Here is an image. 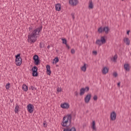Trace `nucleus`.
I'll return each instance as SVG.
<instances>
[{"mask_svg": "<svg viewBox=\"0 0 131 131\" xmlns=\"http://www.w3.org/2000/svg\"><path fill=\"white\" fill-rule=\"evenodd\" d=\"M10 83H7L6 85V90H10Z\"/></svg>", "mask_w": 131, "mask_h": 131, "instance_id": "obj_28", "label": "nucleus"}, {"mask_svg": "<svg viewBox=\"0 0 131 131\" xmlns=\"http://www.w3.org/2000/svg\"><path fill=\"white\" fill-rule=\"evenodd\" d=\"M84 93H85L84 88H81L80 90V96H83V95H84Z\"/></svg>", "mask_w": 131, "mask_h": 131, "instance_id": "obj_21", "label": "nucleus"}, {"mask_svg": "<svg viewBox=\"0 0 131 131\" xmlns=\"http://www.w3.org/2000/svg\"><path fill=\"white\" fill-rule=\"evenodd\" d=\"M66 47L68 49V50H69V49H70V46H68V45H67V43L66 44Z\"/></svg>", "mask_w": 131, "mask_h": 131, "instance_id": "obj_40", "label": "nucleus"}, {"mask_svg": "<svg viewBox=\"0 0 131 131\" xmlns=\"http://www.w3.org/2000/svg\"><path fill=\"white\" fill-rule=\"evenodd\" d=\"M92 128L93 130L97 131V128H96V122L95 121H93L92 122Z\"/></svg>", "mask_w": 131, "mask_h": 131, "instance_id": "obj_18", "label": "nucleus"}, {"mask_svg": "<svg viewBox=\"0 0 131 131\" xmlns=\"http://www.w3.org/2000/svg\"><path fill=\"white\" fill-rule=\"evenodd\" d=\"M71 16H72V18H73V20H74V19H75V17H74V13H72L71 14Z\"/></svg>", "mask_w": 131, "mask_h": 131, "instance_id": "obj_39", "label": "nucleus"}, {"mask_svg": "<svg viewBox=\"0 0 131 131\" xmlns=\"http://www.w3.org/2000/svg\"><path fill=\"white\" fill-rule=\"evenodd\" d=\"M29 90H32L33 91L34 90H36V88H34V86H31L29 87Z\"/></svg>", "mask_w": 131, "mask_h": 131, "instance_id": "obj_33", "label": "nucleus"}, {"mask_svg": "<svg viewBox=\"0 0 131 131\" xmlns=\"http://www.w3.org/2000/svg\"><path fill=\"white\" fill-rule=\"evenodd\" d=\"M117 58H118L117 55H116V54L115 55L113 58V61L114 62H115L116 61V60H117Z\"/></svg>", "mask_w": 131, "mask_h": 131, "instance_id": "obj_27", "label": "nucleus"}, {"mask_svg": "<svg viewBox=\"0 0 131 131\" xmlns=\"http://www.w3.org/2000/svg\"><path fill=\"white\" fill-rule=\"evenodd\" d=\"M57 92L59 93L60 92H61V89H60L59 88L57 89Z\"/></svg>", "mask_w": 131, "mask_h": 131, "instance_id": "obj_45", "label": "nucleus"}, {"mask_svg": "<svg viewBox=\"0 0 131 131\" xmlns=\"http://www.w3.org/2000/svg\"><path fill=\"white\" fill-rule=\"evenodd\" d=\"M124 68L126 71H129V64L125 63L124 64Z\"/></svg>", "mask_w": 131, "mask_h": 131, "instance_id": "obj_15", "label": "nucleus"}, {"mask_svg": "<svg viewBox=\"0 0 131 131\" xmlns=\"http://www.w3.org/2000/svg\"><path fill=\"white\" fill-rule=\"evenodd\" d=\"M93 54H94V55H97V51H93Z\"/></svg>", "mask_w": 131, "mask_h": 131, "instance_id": "obj_44", "label": "nucleus"}, {"mask_svg": "<svg viewBox=\"0 0 131 131\" xmlns=\"http://www.w3.org/2000/svg\"><path fill=\"white\" fill-rule=\"evenodd\" d=\"M85 126H86V125L85 124H84L83 125V127L84 128V127H85Z\"/></svg>", "mask_w": 131, "mask_h": 131, "instance_id": "obj_47", "label": "nucleus"}, {"mask_svg": "<svg viewBox=\"0 0 131 131\" xmlns=\"http://www.w3.org/2000/svg\"><path fill=\"white\" fill-rule=\"evenodd\" d=\"M110 31V29H109L108 27H104L103 28V32H105V34H108V33H109Z\"/></svg>", "mask_w": 131, "mask_h": 131, "instance_id": "obj_12", "label": "nucleus"}, {"mask_svg": "<svg viewBox=\"0 0 131 131\" xmlns=\"http://www.w3.org/2000/svg\"><path fill=\"white\" fill-rule=\"evenodd\" d=\"M98 31L99 33H102V32H104L103 28H102V27H100V28H98Z\"/></svg>", "mask_w": 131, "mask_h": 131, "instance_id": "obj_23", "label": "nucleus"}, {"mask_svg": "<svg viewBox=\"0 0 131 131\" xmlns=\"http://www.w3.org/2000/svg\"><path fill=\"white\" fill-rule=\"evenodd\" d=\"M14 111H15V113H18V112H19V105H17L15 106Z\"/></svg>", "mask_w": 131, "mask_h": 131, "instance_id": "obj_24", "label": "nucleus"}, {"mask_svg": "<svg viewBox=\"0 0 131 131\" xmlns=\"http://www.w3.org/2000/svg\"><path fill=\"white\" fill-rule=\"evenodd\" d=\"M124 42H125V43H126V45H127V46H129L130 41L128 38H124Z\"/></svg>", "mask_w": 131, "mask_h": 131, "instance_id": "obj_19", "label": "nucleus"}, {"mask_svg": "<svg viewBox=\"0 0 131 131\" xmlns=\"http://www.w3.org/2000/svg\"><path fill=\"white\" fill-rule=\"evenodd\" d=\"M41 30H42V26H40L34 30L31 34L29 33L28 36V42H30V43H32V42H35L37 38L36 35H39V34L41 32Z\"/></svg>", "mask_w": 131, "mask_h": 131, "instance_id": "obj_1", "label": "nucleus"}, {"mask_svg": "<svg viewBox=\"0 0 131 131\" xmlns=\"http://www.w3.org/2000/svg\"><path fill=\"white\" fill-rule=\"evenodd\" d=\"M50 48H51V46L48 45V46H47V49H48V50H49Z\"/></svg>", "mask_w": 131, "mask_h": 131, "instance_id": "obj_46", "label": "nucleus"}, {"mask_svg": "<svg viewBox=\"0 0 131 131\" xmlns=\"http://www.w3.org/2000/svg\"><path fill=\"white\" fill-rule=\"evenodd\" d=\"M27 110L29 113H33L34 109V106L31 104H29L27 106Z\"/></svg>", "mask_w": 131, "mask_h": 131, "instance_id": "obj_8", "label": "nucleus"}, {"mask_svg": "<svg viewBox=\"0 0 131 131\" xmlns=\"http://www.w3.org/2000/svg\"><path fill=\"white\" fill-rule=\"evenodd\" d=\"M110 118L111 120L113 121L116 120V113L115 112H113L111 113Z\"/></svg>", "mask_w": 131, "mask_h": 131, "instance_id": "obj_9", "label": "nucleus"}, {"mask_svg": "<svg viewBox=\"0 0 131 131\" xmlns=\"http://www.w3.org/2000/svg\"><path fill=\"white\" fill-rule=\"evenodd\" d=\"M122 1H124V0H122Z\"/></svg>", "mask_w": 131, "mask_h": 131, "instance_id": "obj_49", "label": "nucleus"}, {"mask_svg": "<svg viewBox=\"0 0 131 131\" xmlns=\"http://www.w3.org/2000/svg\"><path fill=\"white\" fill-rule=\"evenodd\" d=\"M33 59L34 60V63L35 65H36V66H37L39 65V64H40V59H39V57H38V55H34Z\"/></svg>", "mask_w": 131, "mask_h": 131, "instance_id": "obj_6", "label": "nucleus"}, {"mask_svg": "<svg viewBox=\"0 0 131 131\" xmlns=\"http://www.w3.org/2000/svg\"><path fill=\"white\" fill-rule=\"evenodd\" d=\"M67 120L66 121V131H76L75 127H71V119H72V115L68 114L67 115Z\"/></svg>", "mask_w": 131, "mask_h": 131, "instance_id": "obj_2", "label": "nucleus"}, {"mask_svg": "<svg viewBox=\"0 0 131 131\" xmlns=\"http://www.w3.org/2000/svg\"><path fill=\"white\" fill-rule=\"evenodd\" d=\"M43 46H45V44H43V42H40L39 48L40 49H42V48H43Z\"/></svg>", "mask_w": 131, "mask_h": 131, "instance_id": "obj_30", "label": "nucleus"}, {"mask_svg": "<svg viewBox=\"0 0 131 131\" xmlns=\"http://www.w3.org/2000/svg\"><path fill=\"white\" fill-rule=\"evenodd\" d=\"M75 94L76 96H78V92H77V91H76L75 92Z\"/></svg>", "mask_w": 131, "mask_h": 131, "instance_id": "obj_41", "label": "nucleus"}, {"mask_svg": "<svg viewBox=\"0 0 131 131\" xmlns=\"http://www.w3.org/2000/svg\"><path fill=\"white\" fill-rule=\"evenodd\" d=\"M66 119V116H64V117H63L62 122L61 123V125L62 126H63V127H65V126H66V120H65Z\"/></svg>", "mask_w": 131, "mask_h": 131, "instance_id": "obj_13", "label": "nucleus"}, {"mask_svg": "<svg viewBox=\"0 0 131 131\" xmlns=\"http://www.w3.org/2000/svg\"><path fill=\"white\" fill-rule=\"evenodd\" d=\"M62 40V43H64V45H66V39L65 38H61Z\"/></svg>", "mask_w": 131, "mask_h": 131, "instance_id": "obj_34", "label": "nucleus"}, {"mask_svg": "<svg viewBox=\"0 0 131 131\" xmlns=\"http://www.w3.org/2000/svg\"><path fill=\"white\" fill-rule=\"evenodd\" d=\"M31 70L32 72V76H33L34 77H36L37 76H38V72H37L38 69L37 68V67L35 66L33 67Z\"/></svg>", "mask_w": 131, "mask_h": 131, "instance_id": "obj_5", "label": "nucleus"}, {"mask_svg": "<svg viewBox=\"0 0 131 131\" xmlns=\"http://www.w3.org/2000/svg\"><path fill=\"white\" fill-rule=\"evenodd\" d=\"M46 68L48 75H51V74L52 73V71H51V66L50 65H47Z\"/></svg>", "mask_w": 131, "mask_h": 131, "instance_id": "obj_11", "label": "nucleus"}, {"mask_svg": "<svg viewBox=\"0 0 131 131\" xmlns=\"http://www.w3.org/2000/svg\"><path fill=\"white\" fill-rule=\"evenodd\" d=\"M71 54H75V50L72 49L71 51Z\"/></svg>", "mask_w": 131, "mask_h": 131, "instance_id": "obj_38", "label": "nucleus"}, {"mask_svg": "<svg viewBox=\"0 0 131 131\" xmlns=\"http://www.w3.org/2000/svg\"><path fill=\"white\" fill-rule=\"evenodd\" d=\"M20 56V53L15 55V63L16 66H20L21 64H22V58Z\"/></svg>", "mask_w": 131, "mask_h": 131, "instance_id": "obj_3", "label": "nucleus"}, {"mask_svg": "<svg viewBox=\"0 0 131 131\" xmlns=\"http://www.w3.org/2000/svg\"><path fill=\"white\" fill-rule=\"evenodd\" d=\"M55 10L56 11H61V4H57L55 5Z\"/></svg>", "mask_w": 131, "mask_h": 131, "instance_id": "obj_14", "label": "nucleus"}, {"mask_svg": "<svg viewBox=\"0 0 131 131\" xmlns=\"http://www.w3.org/2000/svg\"><path fill=\"white\" fill-rule=\"evenodd\" d=\"M63 131H66V128H63Z\"/></svg>", "mask_w": 131, "mask_h": 131, "instance_id": "obj_48", "label": "nucleus"}, {"mask_svg": "<svg viewBox=\"0 0 131 131\" xmlns=\"http://www.w3.org/2000/svg\"><path fill=\"white\" fill-rule=\"evenodd\" d=\"M43 126H44V127H47V126H48V124L47 123V122L46 121H43Z\"/></svg>", "mask_w": 131, "mask_h": 131, "instance_id": "obj_29", "label": "nucleus"}, {"mask_svg": "<svg viewBox=\"0 0 131 131\" xmlns=\"http://www.w3.org/2000/svg\"><path fill=\"white\" fill-rule=\"evenodd\" d=\"M108 71H109V69H108V68H107V67H106L103 68V69H102L103 74H107Z\"/></svg>", "mask_w": 131, "mask_h": 131, "instance_id": "obj_16", "label": "nucleus"}, {"mask_svg": "<svg viewBox=\"0 0 131 131\" xmlns=\"http://www.w3.org/2000/svg\"><path fill=\"white\" fill-rule=\"evenodd\" d=\"M95 43L96 45L99 46V47H100L101 45H104V43H106V39H105V37L102 36L101 37L100 40V39L96 40Z\"/></svg>", "mask_w": 131, "mask_h": 131, "instance_id": "obj_4", "label": "nucleus"}, {"mask_svg": "<svg viewBox=\"0 0 131 131\" xmlns=\"http://www.w3.org/2000/svg\"><path fill=\"white\" fill-rule=\"evenodd\" d=\"M69 107H70V105H69V103H66V109L69 108Z\"/></svg>", "mask_w": 131, "mask_h": 131, "instance_id": "obj_37", "label": "nucleus"}, {"mask_svg": "<svg viewBox=\"0 0 131 131\" xmlns=\"http://www.w3.org/2000/svg\"><path fill=\"white\" fill-rule=\"evenodd\" d=\"M22 89L24 92H27L28 91V86L25 84L23 85Z\"/></svg>", "mask_w": 131, "mask_h": 131, "instance_id": "obj_20", "label": "nucleus"}, {"mask_svg": "<svg viewBox=\"0 0 131 131\" xmlns=\"http://www.w3.org/2000/svg\"><path fill=\"white\" fill-rule=\"evenodd\" d=\"M32 29H33V27L32 26H30L29 28V31L30 32H31Z\"/></svg>", "mask_w": 131, "mask_h": 131, "instance_id": "obj_36", "label": "nucleus"}, {"mask_svg": "<svg viewBox=\"0 0 131 131\" xmlns=\"http://www.w3.org/2000/svg\"><path fill=\"white\" fill-rule=\"evenodd\" d=\"M53 61H55V64H57V63H58V62H59V58L58 57H55Z\"/></svg>", "mask_w": 131, "mask_h": 131, "instance_id": "obj_26", "label": "nucleus"}, {"mask_svg": "<svg viewBox=\"0 0 131 131\" xmlns=\"http://www.w3.org/2000/svg\"><path fill=\"white\" fill-rule=\"evenodd\" d=\"M66 105V102H64L63 104H61L60 107L63 109H66V106H65Z\"/></svg>", "mask_w": 131, "mask_h": 131, "instance_id": "obj_25", "label": "nucleus"}, {"mask_svg": "<svg viewBox=\"0 0 131 131\" xmlns=\"http://www.w3.org/2000/svg\"><path fill=\"white\" fill-rule=\"evenodd\" d=\"M113 76H114V77H117L118 76V74H117V72H115L113 73Z\"/></svg>", "mask_w": 131, "mask_h": 131, "instance_id": "obj_31", "label": "nucleus"}, {"mask_svg": "<svg viewBox=\"0 0 131 131\" xmlns=\"http://www.w3.org/2000/svg\"><path fill=\"white\" fill-rule=\"evenodd\" d=\"M87 65L88 64H86V63H84L83 66L81 68L82 71H83V72H85V71H86Z\"/></svg>", "mask_w": 131, "mask_h": 131, "instance_id": "obj_17", "label": "nucleus"}, {"mask_svg": "<svg viewBox=\"0 0 131 131\" xmlns=\"http://www.w3.org/2000/svg\"><path fill=\"white\" fill-rule=\"evenodd\" d=\"M93 99L94 100V101H97V100H98V96H97V95L94 96L93 97Z\"/></svg>", "mask_w": 131, "mask_h": 131, "instance_id": "obj_35", "label": "nucleus"}, {"mask_svg": "<svg viewBox=\"0 0 131 131\" xmlns=\"http://www.w3.org/2000/svg\"><path fill=\"white\" fill-rule=\"evenodd\" d=\"M89 8H90V9H93L94 8V5L93 4V1H92V0H90L89 1Z\"/></svg>", "mask_w": 131, "mask_h": 131, "instance_id": "obj_22", "label": "nucleus"}, {"mask_svg": "<svg viewBox=\"0 0 131 131\" xmlns=\"http://www.w3.org/2000/svg\"><path fill=\"white\" fill-rule=\"evenodd\" d=\"M84 89L85 90V92H89V91H90V87L89 86H86Z\"/></svg>", "mask_w": 131, "mask_h": 131, "instance_id": "obj_32", "label": "nucleus"}, {"mask_svg": "<svg viewBox=\"0 0 131 131\" xmlns=\"http://www.w3.org/2000/svg\"><path fill=\"white\" fill-rule=\"evenodd\" d=\"M69 4L72 7H75L78 5L79 2L78 0H69Z\"/></svg>", "mask_w": 131, "mask_h": 131, "instance_id": "obj_7", "label": "nucleus"}, {"mask_svg": "<svg viewBox=\"0 0 131 131\" xmlns=\"http://www.w3.org/2000/svg\"><path fill=\"white\" fill-rule=\"evenodd\" d=\"M129 32H130V31L128 30L127 31V35H129Z\"/></svg>", "mask_w": 131, "mask_h": 131, "instance_id": "obj_43", "label": "nucleus"}, {"mask_svg": "<svg viewBox=\"0 0 131 131\" xmlns=\"http://www.w3.org/2000/svg\"><path fill=\"white\" fill-rule=\"evenodd\" d=\"M91 98H92V95L88 94L84 98V102L86 104L89 103L90 101H91Z\"/></svg>", "mask_w": 131, "mask_h": 131, "instance_id": "obj_10", "label": "nucleus"}, {"mask_svg": "<svg viewBox=\"0 0 131 131\" xmlns=\"http://www.w3.org/2000/svg\"><path fill=\"white\" fill-rule=\"evenodd\" d=\"M117 85L119 88L120 87V82H119L118 83H117Z\"/></svg>", "mask_w": 131, "mask_h": 131, "instance_id": "obj_42", "label": "nucleus"}]
</instances>
